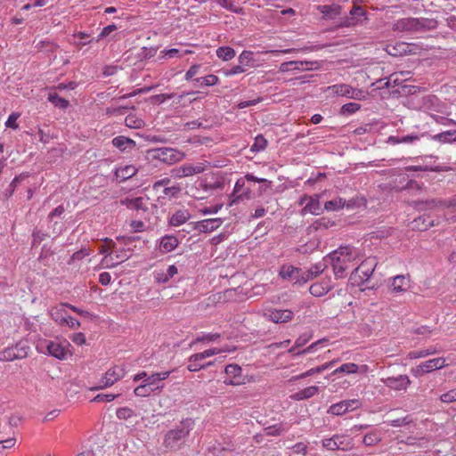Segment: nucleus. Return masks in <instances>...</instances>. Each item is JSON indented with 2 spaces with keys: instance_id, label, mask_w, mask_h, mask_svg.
<instances>
[{
  "instance_id": "nucleus-1",
  "label": "nucleus",
  "mask_w": 456,
  "mask_h": 456,
  "mask_svg": "<svg viewBox=\"0 0 456 456\" xmlns=\"http://www.w3.org/2000/svg\"><path fill=\"white\" fill-rule=\"evenodd\" d=\"M358 251L356 248L345 246L331 252L325 261H330L337 279L345 278L348 270L356 265Z\"/></svg>"
},
{
  "instance_id": "nucleus-2",
  "label": "nucleus",
  "mask_w": 456,
  "mask_h": 456,
  "mask_svg": "<svg viewBox=\"0 0 456 456\" xmlns=\"http://www.w3.org/2000/svg\"><path fill=\"white\" fill-rule=\"evenodd\" d=\"M193 427L194 422L191 419H183L175 428L167 432L163 441L164 446L171 451L180 450Z\"/></svg>"
},
{
  "instance_id": "nucleus-3",
  "label": "nucleus",
  "mask_w": 456,
  "mask_h": 456,
  "mask_svg": "<svg viewBox=\"0 0 456 456\" xmlns=\"http://www.w3.org/2000/svg\"><path fill=\"white\" fill-rule=\"evenodd\" d=\"M437 21L428 18H403L395 20L392 29L397 32L417 33L436 28Z\"/></svg>"
},
{
  "instance_id": "nucleus-4",
  "label": "nucleus",
  "mask_w": 456,
  "mask_h": 456,
  "mask_svg": "<svg viewBox=\"0 0 456 456\" xmlns=\"http://www.w3.org/2000/svg\"><path fill=\"white\" fill-rule=\"evenodd\" d=\"M234 349V347L225 346L224 348H210L201 353L194 354L191 355L189 358V364L187 366V369L192 372L198 371L201 369H205V365L200 363L201 361H205L206 358L211 357L221 353L233 352Z\"/></svg>"
},
{
  "instance_id": "nucleus-5",
  "label": "nucleus",
  "mask_w": 456,
  "mask_h": 456,
  "mask_svg": "<svg viewBox=\"0 0 456 456\" xmlns=\"http://www.w3.org/2000/svg\"><path fill=\"white\" fill-rule=\"evenodd\" d=\"M152 159L159 160L167 165H173L183 160L185 157V154L174 148L162 147L153 149L150 151Z\"/></svg>"
},
{
  "instance_id": "nucleus-6",
  "label": "nucleus",
  "mask_w": 456,
  "mask_h": 456,
  "mask_svg": "<svg viewBox=\"0 0 456 456\" xmlns=\"http://www.w3.org/2000/svg\"><path fill=\"white\" fill-rule=\"evenodd\" d=\"M374 259H367L362 262L351 273L350 281L354 286H360L367 281L371 276L374 266Z\"/></svg>"
},
{
  "instance_id": "nucleus-7",
  "label": "nucleus",
  "mask_w": 456,
  "mask_h": 456,
  "mask_svg": "<svg viewBox=\"0 0 456 456\" xmlns=\"http://www.w3.org/2000/svg\"><path fill=\"white\" fill-rule=\"evenodd\" d=\"M29 350L30 347L27 341H20L15 346L0 351V361L12 362L14 360L24 359L28 356Z\"/></svg>"
},
{
  "instance_id": "nucleus-8",
  "label": "nucleus",
  "mask_w": 456,
  "mask_h": 456,
  "mask_svg": "<svg viewBox=\"0 0 456 456\" xmlns=\"http://www.w3.org/2000/svg\"><path fill=\"white\" fill-rule=\"evenodd\" d=\"M328 95L346 96L349 99L361 100L363 98V91L352 87L346 84H337L325 89Z\"/></svg>"
},
{
  "instance_id": "nucleus-9",
  "label": "nucleus",
  "mask_w": 456,
  "mask_h": 456,
  "mask_svg": "<svg viewBox=\"0 0 456 456\" xmlns=\"http://www.w3.org/2000/svg\"><path fill=\"white\" fill-rule=\"evenodd\" d=\"M320 69V62L317 61H290L282 62L280 72L317 70Z\"/></svg>"
},
{
  "instance_id": "nucleus-10",
  "label": "nucleus",
  "mask_w": 456,
  "mask_h": 456,
  "mask_svg": "<svg viewBox=\"0 0 456 456\" xmlns=\"http://www.w3.org/2000/svg\"><path fill=\"white\" fill-rule=\"evenodd\" d=\"M322 444L330 451H347L353 447L351 438L344 435H335L332 437L322 439Z\"/></svg>"
},
{
  "instance_id": "nucleus-11",
  "label": "nucleus",
  "mask_w": 456,
  "mask_h": 456,
  "mask_svg": "<svg viewBox=\"0 0 456 456\" xmlns=\"http://www.w3.org/2000/svg\"><path fill=\"white\" fill-rule=\"evenodd\" d=\"M43 345L45 346L50 355L59 360L66 359L67 355L70 354L69 349L70 345L67 341L49 340L45 341Z\"/></svg>"
},
{
  "instance_id": "nucleus-12",
  "label": "nucleus",
  "mask_w": 456,
  "mask_h": 456,
  "mask_svg": "<svg viewBox=\"0 0 456 456\" xmlns=\"http://www.w3.org/2000/svg\"><path fill=\"white\" fill-rule=\"evenodd\" d=\"M224 372L226 379L224 380L225 385L240 386L246 383V377L242 374V369L236 363L225 366Z\"/></svg>"
},
{
  "instance_id": "nucleus-13",
  "label": "nucleus",
  "mask_w": 456,
  "mask_h": 456,
  "mask_svg": "<svg viewBox=\"0 0 456 456\" xmlns=\"http://www.w3.org/2000/svg\"><path fill=\"white\" fill-rule=\"evenodd\" d=\"M125 375L123 369L115 366L109 369L99 381V385L91 388V390H100L111 387Z\"/></svg>"
},
{
  "instance_id": "nucleus-14",
  "label": "nucleus",
  "mask_w": 456,
  "mask_h": 456,
  "mask_svg": "<svg viewBox=\"0 0 456 456\" xmlns=\"http://www.w3.org/2000/svg\"><path fill=\"white\" fill-rule=\"evenodd\" d=\"M263 316L275 323H285L293 319L294 313L289 309L267 308L264 310Z\"/></svg>"
},
{
  "instance_id": "nucleus-15",
  "label": "nucleus",
  "mask_w": 456,
  "mask_h": 456,
  "mask_svg": "<svg viewBox=\"0 0 456 456\" xmlns=\"http://www.w3.org/2000/svg\"><path fill=\"white\" fill-rule=\"evenodd\" d=\"M361 406V403L357 399L344 400L337 403H333L328 409V413L331 415L340 416L349 411H354Z\"/></svg>"
},
{
  "instance_id": "nucleus-16",
  "label": "nucleus",
  "mask_w": 456,
  "mask_h": 456,
  "mask_svg": "<svg viewBox=\"0 0 456 456\" xmlns=\"http://www.w3.org/2000/svg\"><path fill=\"white\" fill-rule=\"evenodd\" d=\"M381 382L388 388L395 391H406L411 385V379L407 375L387 377L381 379Z\"/></svg>"
},
{
  "instance_id": "nucleus-17",
  "label": "nucleus",
  "mask_w": 456,
  "mask_h": 456,
  "mask_svg": "<svg viewBox=\"0 0 456 456\" xmlns=\"http://www.w3.org/2000/svg\"><path fill=\"white\" fill-rule=\"evenodd\" d=\"M280 275L282 279L288 280L293 283H303L305 279L304 272L290 265H282L280 270Z\"/></svg>"
},
{
  "instance_id": "nucleus-18",
  "label": "nucleus",
  "mask_w": 456,
  "mask_h": 456,
  "mask_svg": "<svg viewBox=\"0 0 456 456\" xmlns=\"http://www.w3.org/2000/svg\"><path fill=\"white\" fill-rule=\"evenodd\" d=\"M128 250L125 248H121L119 250H115L111 252V254H108L102 259V264L107 268H112L121 264L125 260L128 259Z\"/></svg>"
},
{
  "instance_id": "nucleus-19",
  "label": "nucleus",
  "mask_w": 456,
  "mask_h": 456,
  "mask_svg": "<svg viewBox=\"0 0 456 456\" xmlns=\"http://www.w3.org/2000/svg\"><path fill=\"white\" fill-rule=\"evenodd\" d=\"M172 370L155 372L147 377L144 382L152 389L153 393L157 390H161L164 387L163 381L166 380L171 374Z\"/></svg>"
},
{
  "instance_id": "nucleus-20",
  "label": "nucleus",
  "mask_w": 456,
  "mask_h": 456,
  "mask_svg": "<svg viewBox=\"0 0 456 456\" xmlns=\"http://www.w3.org/2000/svg\"><path fill=\"white\" fill-rule=\"evenodd\" d=\"M389 288L393 293L405 292L410 289V278L407 275H396L389 281Z\"/></svg>"
},
{
  "instance_id": "nucleus-21",
  "label": "nucleus",
  "mask_w": 456,
  "mask_h": 456,
  "mask_svg": "<svg viewBox=\"0 0 456 456\" xmlns=\"http://www.w3.org/2000/svg\"><path fill=\"white\" fill-rule=\"evenodd\" d=\"M222 218L204 219L194 224V229L200 232H211L221 226Z\"/></svg>"
},
{
  "instance_id": "nucleus-22",
  "label": "nucleus",
  "mask_w": 456,
  "mask_h": 456,
  "mask_svg": "<svg viewBox=\"0 0 456 456\" xmlns=\"http://www.w3.org/2000/svg\"><path fill=\"white\" fill-rule=\"evenodd\" d=\"M366 20V12L362 6L354 5L346 18V24L347 26H355L362 24Z\"/></svg>"
},
{
  "instance_id": "nucleus-23",
  "label": "nucleus",
  "mask_w": 456,
  "mask_h": 456,
  "mask_svg": "<svg viewBox=\"0 0 456 456\" xmlns=\"http://www.w3.org/2000/svg\"><path fill=\"white\" fill-rule=\"evenodd\" d=\"M332 288L330 278H325L320 282L312 284L309 288L310 293L314 297H322L327 294Z\"/></svg>"
},
{
  "instance_id": "nucleus-24",
  "label": "nucleus",
  "mask_w": 456,
  "mask_h": 456,
  "mask_svg": "<svg viewBox=\"0 0 456 456\" xmlns=\"http://www.w3.org/2000/svg\"><path fill=\"white\" fill-rule=\"evenodd\" d=\"M307 213L318 216L322 213V208L320 205L319 195L314 194L309 197L306 205L302 208L301 215L305 216Z\"/></svg>"
},
{
  "instance_id": "nucleus-25",
  "label": "nucleus",
  "mask_w": 456,
  "mask_h": 456,
  "mask_svg": "<svg viewBox=\"0 0 456 456\" xmlns=\"http://www.w3.org/2000/svg\"><path fill=\"white\" fill-rule=\"evenodd\" d=\"M179 245V240L175 236L165 235L160 239L159 248L162 253H169L176 248Z\"/></svg>"
},
{
  "instance_id": "nucleus-26",
  "label": "nucleus",
  "mask_w": 456,
  "mask_h": 456,
  "mask_svg": "<svg viewBox=\"0 0 456 456\" xmlns=\"http://www.w3.org/2000/svg\"><path fill=\"white\" fill-rule=\"evenodd\" d=\"M67 315L68 313L66 311V303H61L50 309L51 318L60 326H63V322Z\"/></svg>"
},
{
  "instance_id": "nucleus-27",
  "label": "nucleus",
  "mask_w": 456,
  "mask_h": 456,
  "mask_svg": "<svg viewBox=\"0 0 456 456\" xmlns=\"http://www.w3.org/2000/svg\"><path fill=\"white\" fill-rule=\"evenodd\" d=\"M190 218L191 215L187 209H178L169 217L168 223L171 226H180Z\"/></svg>"
},
{
  "instance_id": "nucleus-28",
  "label": "nucleus",
  "mask_w": 456,
  "mask_h": 456,
  "mask_svg": "<svg viewBox=\"0 0 456 456\" xmlns=\"http://www.w3.org/2000/svg\"><path fill=\"white\" fill-rule=\"evenodd\" d=\"M387 53L393 56L412 53L411 45L403 42L396 43L394 45H387Z\"/></svg>"
},
{
  "instance_id": "nucleus-29",
  "label": "nucleus",
  "mask_w": 456,
  "mask_h": 456,
  "mask_svg": "<svg viewBox=\"0 0 456 456\" xmlns=\"http://www.w3.org/2000/svg\"><path fill=\"white\" fill-rule=\"evenodd\" d=\"M121 204L132 210H147L145 200L142 197H136L132 199L126 198L121 201Z\"/></svg>"
},
{
  "instance_id": "nucleus-30",
  "label": "nucleus",
  "mask_w": 456,
  "mask_h": 456,
  "mask_svg": "<svg viewBox=\"0 0 456 456\" xmlns=\"http://www.w3.org/2000/svg\"><path fill=\"white\" fill-rule=\"evenodd\" d=\"M320 392V388L317 386H311L305 387L302 390L297 391V393L291 395V398L296 401H302L312 398L315 395Z\"/></svg>"
},
{
  "instance_id": "nucleus-31",
  "label": "nucleus",
  "mask_w": 456,
  "mask_h": 456,
  "mask_svg": "<svg viewBox=\"0 0 456 456\" xmlns=\"http://www.w3.org/2000/svg\"><path fill=\"white\" fill-rule=\"evenodd\" d=\"M441 351V348L432 346L428 348L419 349L416 351H411L407 354V358L410 360L419 359V358H424L432 354H435Z\"/></svg>"
},
{
  "instance_id": "nucleus-32",
  "label": "nucleus",
  "mask_w": 456,
  "mask_h": 456,
  "mask_svg": "<svg viewBox=\"0 0 456 456\" xmlns=\"http://www.w3.org/2000/svg\"><path fill=\"white\" fill-rule=\"evenodd\" d=\"M112 144L122 151H129L135 147L134 141L121 135L113 138Z\"/></svg>"
},
{
  "instance_id": "nucleus-33",
  "label": "nucleus",
  "mask_w": 456,
  "mask_h": 456,
  "mask_svg": "<svg viewBox=\"0 0 456 456\" xmlns=\"http://www.w3.org/2000/svg\"><path fill=\"white\" fill-rule=\"evenodd\" d=\"M182 188L179 184L165 187L162 191V194L159 196V200H171L176 199L181 193Z\"/></svg>"
},
{
  "instance_id": "nucleus-34",
  "label": "nucleus",
  "mask_w": 456,
  "mask_h": 456,
  "mask_svg": "<svg viewBox=\"0 0 456 456\" xmlns=\"http://www.w3.org/2000/svg\"><path fill=\"white\" fill-rule=\"evenodd\" d=\"M427 373L432 372L436 370H441L446 366L445 359L444 357H437L428 360L423 362Z\"/></svg>"
},
{
  "instance_id": "nucleus-35",
  "label": "nucleus",
  "mask_w": 456,
  "mask_h": 456,
  "mask_svg": "<svg viewBox=\"0 0 456 456\" xmlns=\"http://www.w3.org/2000/svg\"><path fill=\"white\" fill-rule=\"evenodd\" d=\"M178 273L177 267L171 265L165 272H159L156 274V281L159 283H166Z\"/></svg>"
},
{
  "instance_id": "nucleus-36",
  "label": "nucleus",
  "mask_w": 456,
  "mask_h": 456,
  "mask_svg": "<svg viewBox=\"0 0 456 456\" xmlns=\"http://www.w3.org/2000/svg\"><path fill=\"white\" fill-rule=\"evenodd\" d=\"M187 176L201 174L207 170L208 165L205 162H198L195 164L186 163L183 164Z\"/></svg>"
},
{
  "instance_id": "nucleus-37",
  "label": "nucleus",
  "mask_w": 456,
  "mask_h": 456,
  "mask_svg": "<svg viewBox=\"0 0 456 456\" xmlns=\"http://www.w3.org/2000/svg\"><path fill=\"white\" fill-rule=\"evenodd\" d=\"M326 267V265L324 263H318L314 265H313L310 269L304 272L305 273V279L303 281V283L307 282L309 280L316 277L318 274L322 273Z\"/></svg>"
},
{
  "instance_id": "nucleus-38",
  "label": "nucleus",
  "mask_w": 456,
  "mask_h": 456,
  "mask_svg": "<svg viewBox=\"0 0 456 456\" xmlns=\"http://www.w3.org/2000/svg\"><path fill=\"white\" fill-rule=\"evenodd\" d=\"M432 138H433V140L443 142V143L454 142H456V131L449 130V131L442 132V133L435 134Z\"/></svg>"
},
{
  "instance_id": "nucleus-39",
  "label": "nucleus",
  "mask_w": 456,
  "mask_h": 456,
  "mask_svg": "<svg viewBox=\"0 0 456 456\" xmlns=\"http://www.w3.org/2000/svg\"><path fill=\"white\" fill-rule=\"evenodd\" d=\"M47 99L56 108H59L61 110L67 109L69 105V102L68 100L59 96L56 93H49Z\"/></svg>"
},
{
  "instance_id": "nucleus-40",
  "label": "nucleus",
  "mask_w": 456,
  "mask_h": 456,
  "mask_svg": "<svg viewBox=\"0 0 456 456\" xmlns=\"http://www.w3.org/2000/svg\"><path fill=\"white\" fill-rule=\"evenodd\" d=\"M216 56L223 61H230L235 57V51L230 46H221L216 51Z\"/></svg>"
},
{
  "instance_id": "nucleus-41",
  "label": "nucleus",
  "mask_w": 456,
  "mask_h": 456,
  "mask_svg": "<svg viewBox=\"0 0 456 456\" xmlns=\"http://www.w3.org/2000/svg\"><path fill=\"white\" fill-rule=\"evenodd\" d=\"M444 200L432 199L426 201L419 202V208L426 209H444Z\"/></svg>"
},
{
  "instance_id": "nucleus-42",
  "label": "nucleus",
  "mask_w": 456,
  "mask_h": 456,
  "mask_svg": "<svg viewBox=\"0 0 456 456\" xmlns=\"http://www.w3.org/2000/svg\"><path fill=\"white\" fill-rule=\"evenodd\" d=\"M137 172V169L134 166L129 165L124 167H120L117 170V176L120 177L122 180H126L132 176H134Z\"/></svg>"
},
{
  "instance_id": "nucleus-43",
  "label": "nucleus",
  "mask_w": 456,
  "mask_h": 456,
  "mask_svg": "<svg viewBox=\"0 0 456 456\" xmlns=\"http://www.w3.org/2000/svg\"><path fill=\"white\" fill-rule=\"evenodd\" d=\"M358 365L353 362L344 363L340 367L333 370L332 374L336 375L338 373L353 374L358 371Z\"/></svg>"
},
{
  "instance_id": "nucleus-44",
  "label": "nucleus",
  "mask_w": 456,
  "mask_h": 456,
  "mask_svg": "<svg viewBox=\"0 0 456 456\" xmlns=\"http://www.w3.org/2000/svg\"><path fill=\"white\" fill-rule=\"evenodd\" d=\"M249 194H250L249 190H247L246 191H242L240 193L232 192L229 198V200H230L229 206L232 207L233 205L240 204L241 201H243L245 200H248Z\"/></svg>"
},
{
  "instance_id": "nucleus-45",
  "label": "nucleus",
  "mask_w": 456,
  "mask_h": 456,
  "mask_svg": "<svg viewBox=\"0 0 456 456\" xmlns=\"http://www.w3.org/2000/svg\"><path fill=\"white\" fill-rule=\"evenodd\" d=\"M267 146L266 139L262 135L258 134L254 140V143L250 147V151L259 152L264 151Z\"/></svg>"
},
{
  "instance_id": "nucleus-46",
  "label": "nucleus",
  "mask_w": 456,
  "mask_h": 456,
  "mask_svg": "<svg viewBox=\"0 0 456 456\" xmlns=\"http://www.w3.org/2000/svg\"><path fill=\"white\" fill-rule=\"evenodd\" d=\"M288 430L282 424L269 426L265 428L266 436H278Z\"/></svg>"
},
{
  "instance_id": "nucleus-47",
  "label": "nucleus",
  "mask_w": 456,
  "mask_h": 456,
  "mask_svg": "<svg viewBox=\"0 0 456 456\" xmlns=\"http://www.w3.org/2000/svg\"><path fill=\"white\" fill-rule=\"evenodd\" d=\"M238 61L241 64L245 69L252 66L253 61V53L250 51H243L238 57Z\"/></svg>"
},
{
  "instance_id": "nucleus-48",
  "label": "nucleus",
  "mask_w": 456,
  "mask_h": 456,
  "mask_svg": "<svg viewBox=\"0 0 456 456\" xmlns=\"http://www.w3.org/2000/svg\"><path fill=\"white\" fill-rule=\"evenodd\" d=\"M381 440L379 434L377 431L370 432L363 436L362 442L366 446H372L377 444Z\"/></svg>"
},
{
  "instance_id": "nucleus-49",
  "label": "nucleus",
  "mask_w": 456,
  "mask_h": 456,
  "mask_svg": "<svg viewBox=\"0 0 456 456\" xmlns=\"http://www.w3.org/2000/svg\"><path fill=\"white\" fill-rule=\"evenodd\" d=\"M344 205H345V200H343L341 198H339V199H335V200L327 201L324 205V208L327 211H336V210L343 208Z\"/></svg>"
},
{
  "instance_id": "nucleus-50",
  "label": "nucleus",
  "mask_w": 456,
  "mask_h": 456,
  "mask_svg": "<svg viewBox=\"0 0 456 456\" xmlns=\"http://www.w3.org/2000/svg\"><path fill=\"white\" fill-rule=\"evenodd\" d=\"M153 393L152 389L143 381L141 385L134 389V394L136 396L146 397Z\"/></svg>"
},
{
  "instance_id": "nucleus-51",
  "label": "nucleus",
  "mask_w": 456,
  "mask_h": 456,
  "mask_svg": "<svg viewBox=\"0 0 456 456\" xmlns=\"http://www.w3.org/2000/svg\"><path fill=\"white\" fill-rule=\"evenodd\" d=\"M220 338L219 333H208L202 334L201 336H198L191 344V346L198 343V342H212L216 341Z\"/></svg>"
},
{
  "instance_id": "nucleus-52",
  "label": "nucleus",
  "mask_w": 456,
  "mask_h": 456,
  "mask_svg": "<svg viewBox=\"0 0 456 456\" xmlns=\"http://www.w3.org/2000/svg\"><path fill=\"white\" fill-rule=\"evenodd\" d=\"M125 124L130 128H140L143 122L142 119L137 118L134 115H128L125 118Z\"/></svg>"
},
{
  "instance_id": "nucleus-53",
  "label": "nucleus",
  "mask_w": 456,
  "mask_h": 456,
  "mask_svg": "<svg viewBox=\"0 0 456 456\" xmlns=\"http://www.w3.org/2000/svg\"><path fill=\"white\" fill-rule=\"evenodd\" d=\"M414 226L421 230H426L428 227L434 225V222L432 220H429V217H426L424 216H419L418 219L414 220Z\"/></svg>"
},
{
  "instance_id": "nucleus-54",
  "label": "nucleus",
  "mask_w": 456,
  "mask_h": 456,
  "mask_svg": "<svg viewBox=\"0 0 456 456\" xmlns=\"http://www.w3.org/2000/svg\"><path fill=\"white\" fill-rule=\"evenodd\" d=\"M440 400L445 403L456 402V388H452L450 391L442 394L440 395Z\"/></svg>"
},
{
  "instance_id": "nucleus-55",
  "label": "nucleus",
  "mask_w": 456,
  "mask_h": 456,
  "mask_svg": "<svg viewBox=\"0 0 456 456\" xmlns=\"http://www.w3.org/2000/svg\"><path fill=\"white\" fill-rule=\"evenodd\" d=\"M103 241L106 243L105 245L101 246L99 252L100 254L107 256L108 254H111L110 249L116 246V243L109 238H105Z\"/></svg>"
},
{
  "instance_id": "nucleus-56",
  "label": "nucleus",
  "mask_w": 456,
  "mask_h": 456,
  "mask_svg": "<svg viewBox=\"0 0 456 456\" xmlns=\"http://www.w3.org/2000/svg\"><path fill=\"white\" fill-rule=\"evenodd\" d=\"M116 415L119 419H127L134 415V411L128 407H121L117 410Z\"/></svg>"
},
{
  "instance_id": "nucleus-57",
  "label": "nucleus",
  "mask_w": 456,
  "mask_h": 456,
  "mask_svg": "<svg viewBox=\"0 0 456 456\" xmlns=\"http://www.w3.org/2000/svg\"><path fill=\"white\" fill-rule=\"evenodd\" d=\"M360 109V105L355 102L346 103L341 108V112L343 114L351 115L356 112Z\"/></svg>"
},
{
  "instance_id": "nucleus-58",
  "label": "nucleus",
  "mask_w": 456,
  "mask_h": 456,
  "mask_svg": "<svg viewBox=\"0 0 456 456\" xmlns=\"http://www.w3.org/2000/svg\"><path fill=\"white\" fill-rule=\"evenodd\" d=\"M127 109L126 106H110L106 109V113L110 116L124 115Z\"/></svg>"
},
{
  "instance_id": "nucleus-59",
  "label": "nucleus",
  "mask_w": 456,
  "mask_h": 456,
  "mask_svg": "<svg viewBox=\"0 0 456 456\" xmlns=\"http://www.w3.org/2000/svg\"><path fill=\"white\" fill-rule=\"evenodd\" d=\"M119 395L120 394H99L92 400V402H111Z\"/></svg>"
},
{
  "instance_id": "nucleus-60",
  "label": "nucleus",
  "mask_w": 456,
  "mask_h": 456,
  "mask_svg": "<svg viewBox=\"0 0 456 456\" xmlns=\"http://www.w3.org/2000/svg\"><path fill=\"white\" fill-rule=\"evenodd\" d=\"M218 82V77L214 74H210L206 77H201V85H204L205 86H212L216 85Z\"/></svg>"
},
{
  "instance_id": "nucleus-61",
  "label": "nucleus",
  "mask_w": 456,
  "mask_h": 456,
  "mask_svg": "<svg viewBox=\"0 0 456 456\" xmlns=\"http://www.w3.org/2000/svg\"><path fill=\"white\" fill-rule=\"evenodd\" d=\"M15 444L16 439L13 437L0 441V455L4 454L5 449H11L14 447Z\"/></svg>"
},
{
  "instance_id": "nucleus-62",
  "label": "nucleus",
  "mask_w": 456,
  "mask_h": 456,
  "mask_svg": "<svg viewBox=\"0 0 456 456\" xmlns=\"http://www.w3.org/2000/svg\"><path fill=\"white\" fill-rule=\"evenodd\" d=\"M245 71H246V69L241 64L239 63L238 65L233 66L230 69L224 70V74L226 77H232V76H234L237 74L243 73Z\"/></svg>"
},
{
  "instance_id": "nucleus-63",
  "label": "nucleus",
  "mask_w": 456,
  "mask_h": 456,
  "mask_svg": "<svg viewBox=\"0 0 456 456\" xmlns=\"http://www.w3.org/2000/svg\"><path fill=\"white\" fill-rule=\"evenodd\" d=\"M116 29H117V26L114 25V24H110V25H108V26L104 27L102 29L101 33L98 35V37L96 38V42H99L102 38L108 37L110 33H112Z\"/></svg>"
},
{
  "instance_id": "nucleus-64",
  "label": "nucleus",
  "mask_w": 456,
  "mask_h": 456,
  "mask_svg": "<svg viewBox=\"0 0 456 456\" xmlns=\"http://www.w3.org/2000/svg\"><path fill=\"white\" fill-rule=\"evenodd\" d=\"M20 117V114L19 113H12L6 122H5V126L6 127H10V128H13V129H17L19 127V125L17 123V119L19 118Z\"/></svg>"
}]
</instances>
